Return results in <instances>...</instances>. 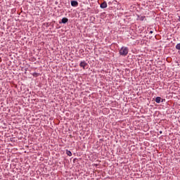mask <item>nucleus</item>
<instances>
[{"label": "nucleus", "instance_id": "nucleus-1", "mask_svg": "<svg viewBox=\"0 0 180 180\" xmlns=\"http://www.w3.org/2000/svg\"><path fill=\"white\" fill-rule=\"evenodd\" d=\"M129 53V49L127 47H122L120 50V56H127Z\"/></svg>", "mask_w": 180, "mask_h": 180}, {"label": "nucleus", "instance_id": "nucleus-2", "mask_svg": "<svg viewBox=\"0 0 180 180\" xmlns=\"http://www.w3.org/2000/svg\"><path fill=\"white\" fill-rule=\"evenodd\" d=\"M101 8L102 9H105V8H108V4L106 3V1H104L101 4Z\"/></svg>", "mask_w": 180, "mask_h": 180}, {"label": "nucleus", "instance_id": "nucleus-6", "mask_svg": "<svg viewBox=\"0 0 180 180\" xmlns=\"http://www.w3.org/2000/svg\"><path fill=\"white\" fill-rule=\"evenodd\" d=\"M156 103H160L161 102V97H157L155 98Z\"/></svg>", "mask_w": 180, "mask_h": 180}, {"label": "nucleus", "instance_id": "nucleus-3", "mask_svg": "<svg viewBox=\"0 0 180 180\" xmlns=\"http://www.w3.org/2000/svg\"><path fill=\"white\" fill-rule=\"evenodd\" d=\"M71 5L74 7L78 6V1H71Z\"/></svg>", "mask_w": 180, "mask_h": 180}, {"label": "nucleus", "instance_id": "nucleus-7", "mask_svg": "<svg viewBox=\"0 0 180 180\" xmlns=\"http://www.w3.org/2000/svg\"><path fill=\"white\" fill-rule=\"evenodd\" d=\"M66 154L67 155H68L69 157H71L72 155V153H71V151L70 150H66Z\"/></svg>", "mask_w": 180, "mask_h": 180}, {"label": "nucleus", "instance_id": "nucleus-5", "mask_svg": "<svg viewBox=\"0 0 180 180\" xmlns=\"http://www.w3.org/2000/svg\"><path fill=\"white\" fill-rule=\"evenodd\" d=\"M67 22H68V18H62V23H67Z\"/></svg>", "mask_w": 180, "mask_h": 180}, {"label": "nucleus", "instance_id": "nucleus-9", "mask_svg": "<svg viewBox=\"0 0 180 180\" xmlns=\"http://www.w3.org/2000/svg\"><path fill=\"white\" fill-rule=\"evenodd\" d=\"M160 134H161L162 133V131H160Z\"/></svg>", "mask_w": 180, "mask_h": 180}, {"label": "nucleus", "instance_id": "nucleus-10", "mask_svg": "<svg viewBox=\"0 0 180 180\" xmlns=\"http://www.w3.org/2000/svg\"><path fill=\"white\" fill-rule=\"evenodd\" d=\"M150 33H153V31H150Z\"/></svg>", "mask_w": 180, "mask_h": 180}, {"label": "nucleus", "instance_id": "nucleus-4", "mask_svg": "<svg viewBox=\"0 0 180 180\" xmlns=\"http://www.w3.org/2000/svg\"><path fill=\"white\" fill-rule=\"evenodd\" d=\"M87 64L85 63V62H81L80 63V67H82V68H86V67H87Z\"/></svg>", "mask_w": 180, "mask_h": 180}, {"label": "nucleus", "instance_id": "nucleus-8", "mask_svg": "<svg viewBox=\"0 0 180 180\" xmlns=\"http://www.w3.org/2000/svg\"><path fill=\"white\" fill-rule=\"evenodd\" d=\"M176 50H180V43L176 44Z\"/></svg>", "mask_w": 180, "mask_h": 180}]
</instances>
